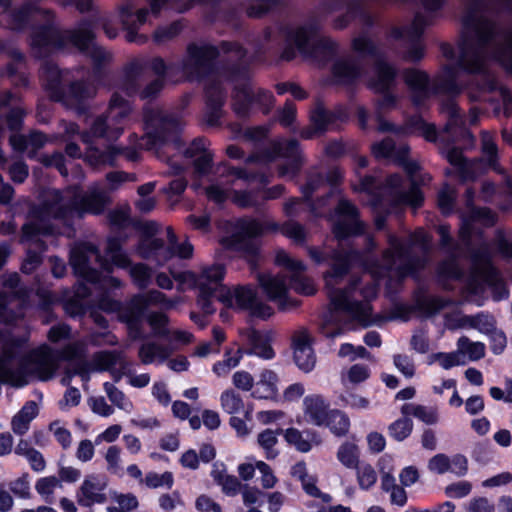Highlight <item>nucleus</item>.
Instances as JSON below:
<instances>
[{
  "instance_id": "13",
  "label": "nucleus",
  "mask_w": 512,
  "mask_h": 512,
  "mask_svg": "<svg viewBox=\"0 0 512 512\" xmlns=\"http://www.w3.org/2000/svg\"><path fill=\"white\" fill-rule=\"evenodd\" d=\"M223 276L224 267L221 264L204 268L198 276L192 272L173 275L175 280L182 283L189 282L199 290L198 305L205 314H212L215 311L213 299Z\"/></svg>"
},
{
  "instance_id": "62",
  "label": "nucleus",
  "mask_w": 512,
  "mask_h": 512,
  "mask_svg": "<svg viewBox=\"0 0 512 512\" xmlns=\"http://www.w3.org/2000/svg\"><path fill=\"white\" fill-rule=\"evenodd\" d=\"M456 190L445 185L438 193V206L443 214H450L454 210V204L456 200Z\"/></svg>"
},
{
  "instance_id": "37",
  "label": "nucleus",
  "mask_w": 512,
  "mask_h": 512,
  "mask_svg": "<svg viewBox=\"0 0 512 512\" xmlns=\"http://www.w3.org/2000/svg\"><path fill=\"white\" fill-rule=\"evenodd\" d=\"M285 440L293 445L299 452H309L314 445H320L321 437L316 431L304 430L300 431L296 428H288L284 433Z\"/></svg>"
},
{
  "instance_id": "40",
  "label": "nucleus",
  "mask_w": 512,
  "mask_h": 512,
  "mask_svg": "<svg viewBox=\"0 0 512 512\" xmlns=\"http://www.w3.org/2000/svg\"><path fill=\"white\" fill-rule=\"evenodd\" d=\"M117 155H124L130 161H137L139 158V153L135 149L117 146H109L106 151L91 150L87 158L95 166L102 164L112 165Z\"/></svg>"
},
{
  "instance_id": "9",
  "label": "nucleus",
  "mask_w": 512,
  "mask_h": 512,
  "mask_svg": "<svg viewBox=\"0 0 512 512\" xmlns=\"http://www.w3.org/2000/svg\"><path fill=\"white\" fill-rule=\"evenodd\" d=\"M404 79L411 90L412 101L417 106L424 104L434 93L455 96L463 89L462 84L458 81L459 69L455 66L444 67L443 71L434 79L432 86L428 74L418 69L406 70Z\"/></svg>"
},
{
  "instance_id": "18",
  "label": "nucleus",
  "mask_w": 512,
  "mask_h": 512,
  "mask_svg": "<svg viewBox=\"0 0 512 512\" xmlns=\"http://www.w3.org/2000/svg\"><path fill=\"white\" fill-rule=\"evenodd\" d=\"M440 236L439 245L446 255V258L439 263L438 273L442 277L458 279L462 276L458 260L464 255V243H458L450 234V226L441 224L437 227Z\"/></svg>"
},
{
  "instance_id": "41",
  "label": "nucleus",
  "mask_w": 512,
  "mask_h": 512,
  "mask_svg": "<svg viewBox=\"0 0 512 512\" xmlns=\"http://www.w3.org/2000/svg\"><path fill=\"white\" fill-rule=\"evenodd\" d=\"M174 351V346H166L156 342H146L140 346L138 357L145 365L153 362L163 363L168 360Z\"/></svg>"
},
{
  "instance_id": "53",
  "label": "nucleus",
  "mask_w": 512,
  "mask_h": 512,
  "mask_svg": "<svg viewBox=\"0 0 512 512\" xmlns=\"http://www.w3.org/2000/svg\"><path fill=\"white\" fill-rule=\"evenodd\" d=\"M324 425L329 427L331 432L336 436H344L349 431L350 421L343 412L332 409Z\"/></svg>"
},
{
  "instance_id": "27",
  "label": "nucleus",
  "mask_w": 512,
  "mask_h": 512,
  "mask_svg": "<svg viewBox=\"0 0 512 512\" xmlns=\"http://www.w3.org/2000/svg\"><path fill=\"white\" fill-rule=\"evenodd\" d=\"M275 261L289 272L290 286L296 292L305 295L315 292L312 281L303 274L305 266L301 261L290 258L285 251H278Z\"/></svg>"
},
{
  "instance_id": "61",
  "label": "nucleus",
  "mask_w": 512,
  "mask_h": 512,
  "mask_svg": "<svg viewBox=\"0 0 512 512\" xmlns=\"http://www.w3.org/2000/svg\"><path fill=\"white\" fill-rule=\"evenodd\" d=\"M466 323L482 333L489 334L495 329V319L488 314L480 313L475 316H468L466 317Z\"/></svg>"
},
{
  "instance_id": "58",
  "label": "nucleus",
  "mask_w": 512,
  "mask_h": 512,
  "mask_svg": "<svg viewBox=\"0 0 512 512\" xmlns=\"http://www.w3.org/2000/svg\"><path fill=\"white\" fill-rule=\"evenodd\" d=\"M413 430V422L408 417L397 419L388 427L389 435L396 441L405 440Z\"/></svg>"
},
{
  "instance_id": "36",
  "label": "nucleus",
  "mask_w": 512,
  "mask_h": 512,
  "mask_svg": "<svg viewBox=\"0 0 512 512\" xmlns=\"http://www.w3.org/2000/svg\"><path fill=\"white\" fill-rule=\"evenodd\" d=\"M348 118V114L342 108L336 110H327L322 106H318L311 113V123L318 129L319 133L336 129L339 122H344Z\"/></svg>"
},
{
  "instance_id": "57",
  "label": "nucleus",
  "mask_w": 512,
  "mask_h": 512,
  "mask_svg": "<svg viewBox=\"0 0 512 512\" xmlns=\"http://www.w3.org/2000/svg\"><path fill=\"white\" fill-rule=\"evenodd\" d=\"M56 488H62V482L55 476H49L41 478L35 485L36 491L44 498L48 503H53V493Z\"/></svg>"
},
{
  "instance_id": "17",
  "label": "nucleus",
  "mask_w": 512,
  "mask_h": 512,
  "mask_svg": "<svg viewBox=\"0 0 512 512\" xmlns=\"http://www.w3.org/2000/svg\"><path fill=\"white\" fill-rule=\"evenodd\" d=\"M11 0H0V6L4 8L0 22L9 29L22 30L30 20H41L42 25L55 24L53 11L39 8L33 3H26L18 9H10Z\"/></svg>"
},
{
  "instance_id": "44",
  "label": "nucleus",
  "mask_w": 512,
  "mask_h": 512,
  "mask_svg": "<svg viewBox=\"0 0 512 512\" xmlns=\"http://www.w3.org/2000/svg\"><path fill=\"white\" fill-rule=\"evenodd\" d=\"M90 133L94 137L104 138L108 141L117 140L123 134L122 128L117 124H113L111 118L106 113L98 116L93 121Z\"/></svg>"
},
{
  "instance_id": "45",
  "label": "nucleus",
  "mask_w": 512,
  "mask_h": 512,
  "mask_svg": "<svg viewBox=\"0 0 512 512\" xmlns=\"http://www.w3.org/2000/svg\"><path fill=\"white\" fill-rule=\"evenodd\" d=\"M278 392V376L269 369L263 370L259 374L256 383V389L252 392V396L258 399H271Z\"/></svg>"
},
{
  "instance_id": "25",
  "label": "nucleus",
  "mask_w": 512,
  "mask_h": 512,
  "mask_svg": "<svg viewBox=\"0 0 512 512\" xmlns=\"http://www.w3.org/2000/svg\"><path fill=\"white\" fill-rule=\"evenodd\" d=\"M257 279L267 298L276 302L280 310L285 311L298 305L296 301L288 297V285L285 276L259 273Z\"/></svg>"
},
{
  "instance_id": "31",
  "label": "nucleus",
  "mask_w": 512,
  "mask_h": 512,
  "mask_svg": "<svg viewBox=\"0 0 512 512\" xmlns=\"http://www.w3.org/2000/svg\"><path fill=\"white\" fill-rule=\"evenodd\" d=\"M206 93V121L214 126L218 123L222 115V106L226 99V93L222 88L221 82L217 78L209 79L205 87Z\"/></svg>"
},
{
  "instance_id": "12",
  "label": "nucleus",
  "mask_w": 512,
  "mask_h": 512,
  "mask_svg": "<svg viewBox=\"0 0 512 512\" xmlns=\"http://www.w3.org/2000/svg\"><path fill=\"white\" fill-rule=\"evenodd\" d=\"M281 226L274 221L260 222L254 218H241L236 223L230 245L233 249L243 252L248 262L254 265L259 251L256 238L266 233L281 232Z\"/></svg>"
},
{
  "instance_id": "39",
  "label": "nucleus",
  "mask_w": 512,
  "mask_h": 512,
  "mask_svg": "<svg viewBox=\"0 0 512 512\" xmlns=\"http://www.w3.org/2000/svg\"><path fill=\"white\" fill-rule=\"evenodd\" d=\"M10 143L15 150L27 151L29 156L33 157L47 143V137L38 131H33L28 135L14 133L10 136Z\"/></svg>"
},
{
  "instance_id": "22",
  "label": "nucleus",
  "mask_w": 512,
  "mask_h": 512,
  "mask_svg": "<svg viewBox=\"0 0 512 512\" xmlns=\"http://www.w3.org/2000/svg\"><path fill=\"white\" fill-rule=\"evenodd\" d=\"M431 18L421 13L416 14L413 22L407 28H393L391 37L394 39H405L409 47L404 55L405 60L418 62L425 55L424 46L419 41L424 29L431 24Z\"/></svg>"
},
{
  "instance_id": "56",
  "label": "nucleus",
  "mask_w": 512,
  "mask_h": 512,
  "mask_svg": "<svg viewBox=\"0 0 512 512\" xmlns=\"http://www.w3.org/2000/svg\"><path fill=\"white\" fill-rule=\"evenodd\" d=\"M243 356V352L241 349L236 351V355H231V350H227L224 354V360L216 362L212 371L218 376L223 377L229 374V372L239 365Z\"/></svg>"
},
{
  "instance_id": "21",
  "label": "nucleus",
  "mask_w": 512,
  "mask_h": 512,
  "mask_svg": "<svg viewBox=\"0 0 512 512\" xmlns=\"http://www.w3.org/2000/svg\"><path fill=\"white\" fill-rule=\"evenodd\" d=\"M70 263L75 274L88 282L95 283L99 280L100 274L93 263L99 264L101 268L106 269V263L103 261L97 247L90 243H83L74 247L71 251Z\"/></svg>"
},
{
  "instance_id": "60",
  "label": "nucleus",
  "mask_w": 512,
  "mask_h": 512,
  "mask_svg": "<svg viewBox=\"0 0 512 512\" xmlns=\"http://www.w3.org/2000/svg\"><path fill=\"white\" fill-rule=\"evenodd\" d=\"M281 233L297 244H303L306 241L307 232L305 227L294 220L283 223Z\"/></svg>"
},
{
  "instance_id": "1",
  "label": "nucleus",
  "mask_w": 512,
  "mask_h": 512,
  "mask_svg": "<svg viewBox=\"0 0 512 512\" xmlns=\"http://www.w3.org/2000/svg\"><path fill=\"white\" fill-rule=\"evenodd\" d=\"M387 243L388 248L383 251L381 260L367 255L377 247L370 236L366 238V254L363 255L354 249H334L327 255L316 248L308 249L317 264L330 261V269L324 276L329 309L319 325V332L325 338L334 339L356 325L367 327L372 323L369 300L376 296L377 285L369 283L359 288L361 278L353 276L346 287L340 286L352 261L359 260L375 281L386 279L389 293L394 292L407 276L426 266L431 237L423 230L410 234L407 241L388 234Z\"/></svg>"
},
{
  "instance_id": "55",
  "label": "nucleus",
  "mask_w": 512,
  "mask_h": 512,
  "mask_svg": "<svg viewBox=\"0 0 512 512\" xmlns=\"http://www.w3.org/2000/svg\"><path fill=\"white\" fill-rule=\"evenodd\" d=\"M357 482L362 490L371 489L377 482V472L368 463H359L355 468Z\"/></svg>"
},
{
  "instance_id": "19",
  "label": "nucleus",
  "mask_w": 512,
  "mask_h": 512,
  "mask_svg": "<svg viewBox=\"0 0 512 512\" xmlns=\"http://www.w3.org/2000/svg\"><path fill=\"white\" fill-rule=\"evenodd\" d=\"M271 150V154L265 156L252 154L246 159V162H269L274 157L279 156L290 160L287 165H282L279 168L280 176H286L288 174L295 175L299 171L303 163V157L301 154L299 142L297 140L290 139L276 141L272 144Z\"/></svg>"
},
{
  "instance_id": "20",
  "label": "nucleus",
  "mask_w": 512,
  "mask_h": 512,
  "mask_svg": "<svg viewBox=\"0 0 512 512\" xmlns=\"http://www.w3.org/2000/svg\"><path fill=\"white\" fill-rule=\"evenodd\" d=\"M138 252L144 259L154 258L160 265L174 256L182 259H189L193 255V246L190 242H176L175 247L165 246L164 241L159 238H144L139 246Z\"/></svg>"
},
{
  "instance_id": "4",
  "label": "nucleus",
  "mask_w": 512,
  "mask_h": 512,
  "mask_svg": "<svg viewBox=\"0 0 512 512\" xmlns=\"http://www.w3.org/2000/svg\"><path fill=\"white\" fill-rule=\"evenodd\" d=\"M109 203V196L98 185L82 192L78 187H69L63 191H48L40 206L32 209L33 220L22 227V242L34 241L39 235L54 234L49 220H59L69 225L74 218L86 213L100 214Z\"/></svg>"
},
{
  "instance_id": "50",
  "label": "nucleus",
  "mask_w": 512,
  "mask_h": 512,
  "mask_svg": "<svg viewBox=\"0 0 512 512\" xmlns=\"http://www.w3.org/2000/svg\"><path fill=\"white\" fill-rule=\"evenodd\" d=\"M232 201L241 208H253L260 211L263 201L259 197V191L235 190L232 192Z\"/></svg>"
},
{
  "instance_id": "16",
  "label": "nucleus",
  "mask_w": 512,
  "mask_h": 512,
  "mask_svg": "<svg viewBox=\"0 0 512 512\" xmlns=\"http://www.w3.org/2000/svg\"><path fill=\"white\" fill-rule=\"evenodd\" d=\"M441 112L447 117V123L443 131L439 134L441 141L448 143L455 142L460 134L469 135V133L462 128V116L453 99H448L442 104ZM413 125L422 132L426 140H437L438 135L435 126L424 122L421 118L415 119Z\"/></svg>"
},
{
  "instance_id": "43",
  "label": "nucleus",
  "mask_w": 512,
  "mask_h": 512,
  "mask_svg": "<svg viewBox=\"0 0 512 512\" xmlns=\"http://www.w3.org/2000/svg\"><path fill=\"white\" fill-rule=\"evenodd\" d=\"M39 413L38 404L35 401L26 402L21 410L12 418L11 428L17 435H24L30 427V423Z\"/></svg>"
},
{
  "instance_id": "2",
  "label": "nucleus",
  "mask_w": 512,
  "mask_h": 512,
  "mask_svg": "<svg viewBox=\"0 0 512 512\" xmlns=\"http://www.w3.org/2000/svg\"><path fill=\"white\" fill-rule=\"evenodd\" d=\"M4 287L9 291L0 292V320L11 324L23 316L28 291L20 287L18 274L8 276ZM57 367V359L48 346L35 349L24 358L20 342L5 339L0 333V383L23 387L31 375L46 381L53 377Z\"/></svg>"
},
{
  "instance_id": "10",
  "label": "nucleus",
  "mask_w": 512,
  "mask_h": 512,
  "mask_svg": "<svg viewBox=\"0 0 512 512\" xmlns=\"http://www.w3.org/2000/svg\"><path fill=\"white\" fill-rule=\"evenodd\" d=\"M493 252L488 242H483L471 251L472 274L467 283L469 294H479L483 290V284L492 288L493 297L499 301L507 298L508 289L492 264Z\"/></svg>"
},
{
  "instance_id": "42",
  "label": "nucleus",
  "mask_w": 512,
  "mask_h": 512,
  "mask_svg": "<svg viewBox=\"0 0 512 512\" xmlns=\"http://www.w3.org/2000/svg\"><path fill=\"white\" fill-rule=\"evenodd\" d=\"M123 358H125V354L123 351L104 350V351H99V352L94 353L90 362L84 363L83 366L86 367V369L88 370V373L90 371L104 372V371L111 370Z\"/></svg>"
},
{
  "instance_id": "32",
  "label": "nucleus",
  "mask_w": 512,
  "mask_h": 512,
  "mask_svg": "<svg viewBox=\"0 0 512 512\" xmlns=\"http://www.w3.org/2000/svg\"><path fill=\"white\" fill-rule=\"evenodd\" d=\"M185 158L192 161L194 171L198 175L207 174L213 161V154L207 147V141L204 138L194 139L190 145L184 149Z\"/></svg>"
},
{
  "instance_id": "26",
  "label": "nucleus",
  "mask_w": 512,
  "mask_h": 512,
  "mask_svg": "<svg viewBox=\"0 0 512 512\" xmlns=\"http://www.w3.org/2000/svg\"><path fill=\"white\" fill-rule=\"evenodd\" d=\"M107 479L103 475L91 474L85 477L77 493V502L82 507L103 504L108 500Z\"/></svg>"
},
{
  "instance_id": "59",
  "label": "nucleus",
  "mask_w": 512,
  "mask_h": 512,
  "mask_svg": "<svg viewBox=\"0 0 512 512\" xmlns=\"http://www.w3.org/2000/svg\"><path fill=\"white\" fill-rule=\"evenodd\" d=\"M147 321L156 337L168 336L170 329L168 328L169 318L166 314L160 312H152L147 316Z\"/></svg>"
},
{
  "instance_id": "3",
  "label": "nucleus",
  "mask_w": 512,
  "mask_h": 512,
  "mask_svg": "<svg viewBox=\"0 0 512 512\" xmlns=\"http://www.w3.org/2000/svg\"><path fill=\"white\" fill-rule=\"evenodd\" d=\"M221 53L225 54L226 60L231 62L228 71L229 76L236 82L233 108L237 115L247 116L253 105H257L263 113L267 114L273 106V95L249 81L251 58L238 44L223 42L219 49L212 45L191 44L182 62V70L189 79H202L209 76L214 71L215 59Z\"/></svg>"
},
{
  "instance_id": "54",
  "label": "nucleus",
  "mask_w": 512,
  "mask_h": 512,
  "mask_svg": "<svg viewBox=\"0 0 512 512\" xmlns=\"http://www.w3.org/2000/svg\"><path fill=\"white\" fill-rule=\"evenodd\" d=\"M459 354L468 355L472 361L479 360L485 355V346L481 342H472L468 337H461L457 342Z\"/></svg>"
},
{
  "instance_id": "34",
  "label": "nucleus",
  "mask_w": 512,
  "mask_h": 512,
  "mask_svg": "<svg viewBox=\"0 0 512 512\" xmlns=\"http://www.w3.org/2000/svg\"><path fill=\"white\" fill-rule=\"evenodd\" d=\"M96 95V87L84 80H77L70 77L66 88L64 89L63 99H59L58 102L63 103L66 106H79L86 100L93 98Z\"/></svg>"
},
{
  "instance_id": "49",
  "label": "nucleus",
  "mask_w": 512,
  "mask_h": 512,
  "mask_svg": "<svg viewBox=\"0 0 512 512\" xmlns=\"http://www.w3.org/2000/svg\"><path fill=\"white\" fill-rule=\"evenodd\" d=\"M481 149L484 156L487 159V164L490 168L498 173H502L497 159H498V148L494 141L493 135L489 131H483L481 133Z\"/></svg>"
},
{
  "instance_id": "29",
  "label": "nucleus",
  "mask_w": 512,
  "mask_h": 512,
  "mask_svg": "<svg viewBox=\"0 0 512 512\" xmlns=\"http://www.w3.org/2000/svg\"><path fill=\"white\" fill-rule=\"evenodd\" d=\"M497 216L489 208L472 207L468 215L462 216V223L458 236L466 247L471 244V237L475 232V223H480L485 227H491L496 223Z\"/></svg>"
},
{
  "instance_id": "52",
  "label": "nucleus",
  "mask_w": 512,
  "mask_h": 512,
  "mask_svg": "<svg viewBox=\"0 0 512 512\" xmlns=\"http://www.w3.org/2000/svg\"><path fill=\"white\" fill-rule=\"evenodd\" d=\"M359 448L356 444L345 442L337 451V459L346 468L354 469L359 464Z\"/></svg>"
},
{
  "instance_id": "6",
  "label": "nucleus",
  "mask_w": 512,
  "mask_h": 512,
  "mask_svg": "<svg viewBox=\"0 0 512 512\" xmlns=\"http://www.w3.org/2000/svg\"><path fill=\"white\" fill-rule=\"evenodd\" d=\"M94 38L93 25L88 21L82 22L73 30H61L56 23L36 25L30 33L29 45L32 55L39 59L73 45L91 59L94 73L97 75L111 61L112 54L98 45Z\"/></svg>"
},
{
  "instance_id": "47",
  "label": "nucleus",
  "mask_w": 512,
  "mask_h": 512,
  "mask_svg": "<svg viewBox=\"0 0 512 512\" xmlns=\"http://www.w3.org/2000/svg\"><path fill=\"white\" fill-rule=\"evenodd\" d=\"M144 66L139 61L131 62L126 70L124 77L121 81L120 88L124 91L128 96H133L135 94H139L140 89V79L143 74Z\"/></svg>"
},
{
  "instance_id": "38",
  "label": "nucleus",
  "mask_w": 512,
  "mask_h": 512,
  "mask_svg": "<svg viewBox=\"0 0 512 512\" xmlns=\"http://www.w3.org/2000/svg\"><path fill=\"white\" fill-rule=\"evenodd\" d=\"M133 111L131 103L119 92H114L108 103L106 114L111 118L113 124H117L124 132L125 125Z\"/></svg>"
},
{
  "instance_id": "11",
  "label": "nucleus",
  "mask_w": 512,
  "mask_h": 512,
  "mask_svg": "<svg viewBox=\"0 0 512 512\" xmlns=\"http://www.w3.org/2000/svg\"><path fill=\"white\" fill-rule=\"evenodd\" d=\"M320 23L311 20L286 34L287 40L296 45L299 52L318 64L328 63L337 53L338 44L319 34Z\"/></svg>"
},
{
  "instance_id": "63",
  "label": "nucleus",
  "mask_w": 512,
  "mask_h": 512,
  "mask_svg": "<svg viewBox=\"0 0 512 512\" xmlns=\"http://www.w3.org/2000/svg\"><path fill=\"white\" fill-rule=\"evenodd\" d=\"M130 275L135 284L144 289L148 287L152 279V270L147 265L139 263L130 267Z\"/></svg>"
},
{
  "instance_id": "7",
  "label": "nucleus",
  "mask_w": 512,
  "mask_h": 512,
  "mask_svg": "<svg viewBox=\"0 0 512 512\" xmlns=\"http://www.w3.org/2000/svg\"><path fill=\"white\" fill-rule=\"evenodd\" d=\"M372 150L376 158L390 159L401 165L410 178V187L408 190L403 189L402 177L395 174L387 178L381 192L375 191L378 188V183L372 176L363 178L361 182L362 189L379 197L387 193L396 204H408L413 207L420 206L423 197L416 179L419 165L414 161L408 160L409 147L404 143L397 145L392 138L388 137L374 144Z\"/></svg>"
},
{
  "instance_id": "48",
  "label": "nucleus",
  "mask_w": 512,
  "mask_h": 512,
  "mask_svg": "<svg viewBox=\"0 0 512 512\" xmlns=\"http://www.w3.org/2000/svg\"><path fill=\"white\" fill-rule=\"evenodd\" d=\"M248 341L251 345L248 354H253L263 359H272L275 355L267 338L257 330H250L248 332Z\"/></svg>"
},
{
  "instance_id": "35",
  "label": "nucleus",
  "mask_w": 512,
  "mask_h": 512,
  "mask_svg": "<svg viewBox=\"0 0 512 512\" xmlns=\"http://www.w3.org/2000/svg\"><path fill=\"white\" fill-rule=\"evenodd\" d=\"M147 306L139 295L135 296L125 307H121L119 317L128 325L133 338L141 336L140 326Z\"/></svg>"
},
{
  "instance_id": "33",
  "label": "nucleus",
  "mask_w": 512,
  "mask_h": 512,
  "mask_svg": "<svg viewBox=\"0 0 512 512\" xmlns=\"http://www.w3.org/2000/svg\"><path fill=\"white\" fill-rule=\"evenodd\" d=\"M331 410L327 400L320 394H310L303 399V414L309 424L323 426Z\"/></svg>"
},
{
  "instance_id": "30",
  "label": "nucleus",
  "mask_w": 512,
  "mask_h": 512,
  "mask_svg": "<svg viewBox=\"0 0 512 512\" xmlns=\"http://www.w3.org/2000/svg\"><path fill=\"white\" fill-rule=\"evenodd\" d=\"M312 342V336L304 328L296 331L293 336L294 361L298 368L305 373L312 371L316 363Z\"/></svg>"
},
{
  "instance_id": "14",
  "label": "nucleus",
  "mask_w": 512,
  "mask_h": 512,
  "mask_svg": "<svg viewBox=\"0 0 512 512\" xmlns=\"http://www.w3.org/2000/svg\"><path fill=\"white\" fill-rule=\"evenodd\" d=\"M220 302L228 307H236L245 310L253 317L267 319L273 314V309L263 303L255 290L248 286H237L233 290L219 284L214 295Z\"/></svg>"
},
{
  "instance_id": "46",
  "label": "nucleus",
  "mask_w": 512,
  "mask_h": 512,
  "mask_svg": "<svg viewBox=\"0 0 512 512\" xmlns=\"http://www.w3.org/2000/svg\"><path fill=\"white\" fill-rule=\"evenodd\" d=\"M220 403L222 409L230 415L244 412V416L247 420H250L252 417V408L248 407L245 409V404L241 395L234 389L229 388L224 390L220 396Z\"/></svg>"
},
{
  "instance_id": "5",
  "label": "nucleus",
  "mask_w": 512,
  "mask_h": 512,
  "mask_svg": "<svg viewBox=\"0 0 512 512\" xmlns=\"http://www.w3.org/2000/svg\"><path fill=\"white\" fill-rule=\"evenodd\" d=\"M375 65L374 77L370 81V87L381 93L376 101L378 130L387 132L392 130V124L385 122L380 113L391 109L396 104V98L390 93L395 84L396 69L384 60L380 49L365 35H360L352 41V53L338 58L333 65V77L339 84H352L365 72L366 67Z\"/></svg>"
},
{
  "instance_id": "15",
  "label": "nucleus",
  "mask_w": 512,
  "mask_h": 512,
  "mask_svg": "<svg viewBox=\"0 0 512 512\" xmlns=\"http://www.w3.org/2000/svg\"><path fill=\"white\" fill-rule=\"evenodd\" d=\"M171 0H146L147 6L134 11L131 4L124 5L120 8V21L126 32L125 38L128 42L143 44L147 41V37L138 34V29L144 25L148 16L158 17L160 13L166 9Z\"/></svg>"
},
{
  "instance_id": "64",
  "label": "nucleus",
  "mask_w": 512,
  "mask_h": 512,
  "mask_svg": "<svg viewBox=\"0 0 512 512\" xmlns=\"http://www.w3.org/2000/svg\"><path fill=\"white\" fill-rule=\"evenodd\" d=\"M107 252L116 266L121 268H127L130 266V260L122 251L121 244L118 239H111L108 241Z\"/></svg>"
},
{
  "instance_id": "8",
  "label": "nucleus",
  "mask_w": 512,
  "mask_h": 512,
  "mask_svg": "<svg viewBox=\"0 0 512 512\" xmlns=\"http://www.w3.org/2000/svg\"><path fill=\"white\" fill-rule=\"evenodd\" d=\"M143 122L145 135L140 139L133 135L137 146L141 149L154 151L158 157L160 150L172 148L179 150L182 146L181 134L185 121L180 112L168 111L159 106L145 105L143 107Z\"/></svg>"
},
{
  "instance_id": "28",
  "label": "nucleus",
  "mask_w": 512,
  "mask_h": 512,
  "mask_svg": "<svg viewBox=\"0 0 512 512\" xmlns=\"http://www.w3.org/2000/svg\"><path fill=\"white\" fill-rule=\"evenodd\" d=\"M72 72L68 69H59V67L53 62H45L41 68V79L46 90L49 92L50 97L57 101L63 99L64 89Z\"/></svg>"
},
{
  "instance_id": "24",
  "label": "nucleus",
  "mask_w": 512,
  "mask_h": 512,
  "mask_svg": "<svg viewBox=\"0 0 512 512\" xmlns=\"http://www.w3.org/2000/svg\"><path fill=\"white\" fill-rule=\"evenodd\" d=\"M364 224L358 219L357 208L347 199H340L333 217V233L339 240L362 233Z\"/></svg>"
},
{
  "instance_id": "23",
  "label": "nucleus",
  "mask_w": 512,
  "mask_h": 512,
  "mask_svg": "<svg viewBox=\"0 0 512 512\" xmlns=\"http://www.w3.org/2000/svg\"><path fill=\"white\" fill-rule=\"evenodd\" d=\"M221 179L220 183L211 184L206 188L207 197L219 204L229 197L230 189L228 187L233 186L236 180L252 182L259 179L263 184L268 183V179L263 174L250 173L246 169L235 167H225L221 173Z\"/></svg>"
},
{
  "instance_id": "51",
  "label": "nucleus",
  "mask_w": 512,
  "mask_h": 512,
  "mask_svg": "<svg viewBox=\"0 0 512 512\" xmlns=\"http://www.w3.org/2000/svg\"><path fill=\"white\" fill-rule=\"evenodd\" d=\"M103 389L114 406L127 413L132 411L133 404L122 390L110 382H105L103 384Z\"/></svg>"
}]
</instances>
